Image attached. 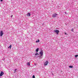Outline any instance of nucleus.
<instances>
[{"instance_id": "obj_1", "label": "nucleus", "mask_w": 78, "mask_h": 78, "mask_svg": "<svg viewBox=\"0 0 78 78\" xmlns=\"http://www.w3.org/2000/svg\"><path fill=\"white\" fill-rule=\"evenodd\" d=\"M4 74V73L3 71H1L0 73V76H2Z\"/></svg>"}, {"instance_id": "obj_2", "label": "nucleus", "mask_w": 78, "mask_h": 78, "mask_svg": "<svg viewBox=\"0 0 78 78\" xmlns=\"http://www.w3.org/2000/svg\"><path fill=\"white\" fill-rule=\"evenodd\" d=\"M55 33H56L58 34H59V31L58 30H56L55 31Z\"/></svg>"}, {"instance_id": "obj_3", "label": "nucleus", "mask_w": 78, "mask_h": 78, "mask_svg": "<svg viewBox=\"0 0 78 78\" xmlns=\"http://www.w3.org/2000/svg\"><path fill=\"white\" fill-rule=\"evenodd\" d=\"M56 16H58V14L56 13H55L52 15V17H55Z\"/></svg>"}, {"instance_id": "obj_4", "label": "nucleus", "mask_w": 78, "mask_h": 78, "mask_svg": "<svg viewBox=\"0 0 78 78\" xmlns=\"http://www.w3.org/2000/svg\"><path fill=\"white\" fill-rule=\"evenodd\" d=\"M48 61H47L46 62L44 63V66H47V65L48 64Z\"/></svg>"}, {"instance_id": "obj_5", "label": "nucleus", "mask_w": 78, "mask_h": 78, "mask_svg": "<svg viewBox=\"0 0 78 78\" xmlns=\"http://www.w3.org/2000/svg\"><path fill=\"white\" fill-rule=\"evenodd\" d=\"M3 34V32L2 31H1L0 32V36H2Z\"/></svg>"}, {"instance_id": "obj_6", "label": "nucleus", "mask_w": 78, "mask_h": 78, "mask_svg": "<svg viewBox=\"0 0 78 78\" xmlns=\"http://www.w3.org/2000/svg\"><path fill=\"white\" fill-rule=\"evenodd\" d=\"M40 55L41 56H43V52L42 51H40Z\"/></svg>"}, {"instance_id": "obj_7", "label": "nucleus", "mask_w": 78, "mask_h": 78, "mask_svg": "<svg viewBox=\"0 0 78 78\" xmlns=\"http://www.w3.org/2000/svg\"><path fill=\"white\" fill-rule=\"evenodd\" d=\"M27 16L29 17V16H31V15L30 14V13H28V14H27Z\"/></svg>"}, {"instance_id": "obj_8", "label": "nucleus", "mask_w": 78, "mask_h": 78, "mask_svg": "<svg viewBox=\"0 0 78 78\" xmlns=\"http://www.w3.org/2000/svg\"><path fill=\"white\" fill-rule=\"evenodd\" d=\"M27 64L28 66H30V62H28Z\"/></svg>"}, {"instance_id": "obj_9", "label": "nucleus", "mask_w": 78, "mask_h": 78, "mask_svg": "<svg viewBox=\"0 0 78 78\" xmlns=\"http://www.w3.org/2000/svg\"><path fill=\"white\" fill-rule=\"evenodd\" d=\"M36 51L37 52H38V51H39V48H37L36 50Z\"/></svg>"}, {"instance_id": "obj_10", "label": "nucleus", "mask_w": 78, "mask_h": 78, "mask_svg": "<svg viewBox=\"0 0 78 78\" xmlns=\"http://www.w3.org/2000/svg\"><path fill=\"white\" fill-rule=\"evenodd\" d=\"M12 46H11V45H10L9 46V47L8 48H11V47H12Z\"/></svg>"}, {"instance_id": "obj_11", "label": "nucleus", "mask_w": 78, "mask_h": 78, "mask_svg": "<svg viewBox=\"0 0 78 78\" xmlns=\"http://www.w3.org/2000/svg\"><path fill=\"white\" fill-rule=\"evenodd\" d=\"M69 67L70 68H73V66H69Z\"/></svg>"}, {"instance_id": "obj_12", "label": "nucleus", "mask_w": 78, "mask_h": 78, "mask_svg": "<svg viewBox=\"0 0 78 78\" xmlns=\"http://www.w3.org/2000/svg\"><path fill=\"white\" fill-rule=\"evenodd\" d=\"M39 42V40H38V41H36V42L37 43V42Z\"/></svg>"}, {"instance_id": "obj_13", "label": "nucleus", "mask_w": 78, "mask_h": 78, "mask_svg": "<svg viewBox=\"0 0 78 78\" xmlns=\"http://www.w3.org/2000/svg\"><path fill=\"white\" fill-rule=\"evenodd\" d=\"M71 31L73 32V29H71Z\"/></svg>"}, {"instance_id": "obj_14", "label": "nucleus", "mask_w": 78, "mask_h": 78, "mask_svg": "<svg viewBox=\"0 0 78 78\" xmlns=\"http://www.w3.org/2000/svg\"><path fill=\"white\" fill-rule=\"evenodd\" d=\"M39 55V54L37 53V52L35 54V56H36V55Z\"/></svg>"}, {"instance_id": "obj_15", "label": "nucleus", "mask_w": 78, "mask_h": 78, "mask_svg": "<svg viewBox=\"0 0 78 78\" xmlns=\"http://www.w3.org/2000/svg\"><path fill=\"white\" fill-rule=\"evenodd\" d=\"M16 70H17V69H15L14 70V73H16Z\"/></svg>"}, {"instance_id": "obj_16", "label": "nucleus", "mask_w": 78, "mask_h": 78, "mask_svg": "<svg viewBox=\"0 0 78 78\" xmlns=\"http://www.w3.org/2000/svg\"><path fill=\"white\" fill-rule=\"evenodd\" d=\"M33 78H35V76L34 75H33Z\"/></svg>"}, {"instance_id": "obj_17", "label": "nucleus", "mask_w": 78, "mask_h": 78, "mask_svg": "<svg viewBox=\"0 0 78 78\" xmlns=\"http://www.w3.org/2000/svg\"><path fill=\"white\" fill-rule=\"evenodd\" d=\"M75 56V57H76H76H78V55H76Z\"/></svg>"}, {"instance_id": "obj_18", "label": "nucleus", "mask_w": 78, "mask_h": 78, "mask_svg": "<svg viewBox=\"0 0 78 78\" xmlns=\"http://www.w3.org/2000/svg\"><path fill=\"white\" fill-rule=\"evenodd\" d=\"M42 56L41 55L39 56L40 58H42Z\"/></svg>"}, {"instance_id": "obj_19", "label": "nucleus", "mask_w": 78, "mask_h": 78, "mask_svg": "<svg viewBox=\"0 0 78 78\" xmlns=\"http://www.w3.org/2000/svg\"><path fill=\"white\" fill-rule=\"evenodd\" d=\"M1 2H3V0H1Z\"/></svg>"}, {"instance_id": "obj_20", "label": "nucleus", "mask_w": 78, "mask_h": 78, "mask_svg": "<svg viewBox=\"0 0 78 78\" xmlns=\"http://www.w3.org/2000/svg\"><path fill=\"white\" fill-rule=\"evenodd\" d=\"M11 17H12V15L11 16Z\"/></svg>"}, {"instance_id": "obj_21", "label": "nucleus", "mask_w": 78, "mask_h": 78, "mask_svg": "<svg viewBox=\"0 0 78 78\" xmlns=\"http://www.w3.org/2000/svg\"><path fill=\"white\" fill-rule=\"evenodd\" d=\"M65 34H66V33H65Z\"/></svg>"}]
</instances>
